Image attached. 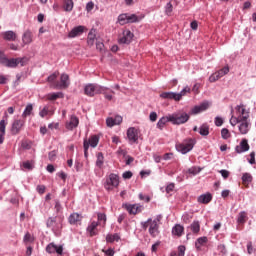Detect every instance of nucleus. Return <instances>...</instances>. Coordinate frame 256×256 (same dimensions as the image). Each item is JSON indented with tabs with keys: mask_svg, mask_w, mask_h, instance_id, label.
Listing matches in <instances>:
<instances>
[{
	"mask_svg": "<svg viewBox=\"0 0 256 256\" xmlns=\"http://www.w3.org/2000/svg\"><path fill=\"white\" fill-rule=\"evenodd\" d=\"M103 89L109 88L97 83H88L84 86V95L87 97H95V95H101V93H103Z\"/></svg>",
	"mask_w": 256,
	"mask_h": 256,
	"instance_id": "nucleus-1",
	"label": "nucleus"
},
{
	"mask_svg": "<svg viewBox=\"0 0 256 256\" xmlns=\"http://www.w3.org/2000/svg\"><path fill=\"white\" fill-rule=\"evenodd\" d=\"M189 119H191V116L185 111L174 112L170 114V121L172 125H185Z\"/></svg>",
	"mask_w": 256,
	"mask_h": 256,
	"instance_id": "nucleus-2",
	"label": "nucleus"
},
{
	"mask_svg": "<svg viewBox=\"0 0 256 256\" xmlns=\"http://www.w3.org/2000/svg\"><path fill=\"white\" fill-rule=\"evenodd\" d=\"M47 229H51L55 237H61V231L63 230V224L57 222V216H50L46 220Z\"/></svg>",
	"mask_w": 256,
	"mask_h": 256,
	"instance_id": "nucleus-3",
	"label": "nucleus"
},
{
	"mask_svg": "<svg viewBox=\"0 0 256 256\" xmlns=\"http://www.w3.org/2000/svg\"><path fill=\"white\" fill-rule=\"evenodd\" d=\"M139 21H141V17L136 14L123 13L118 16V23H120V25L139 23Z\"/></svg>",
	"mask_w": 256,
	"mask_h": 256,
	"instance_id": "nucleus-4",
	"label": "nucleus"
},
{
	"mask_svg": "<svg viewBox=\"0 0 256 256\" xmlns=\"http://www.w3.org/2000/svg\"><path fill=\"white\" fill-rule=\"evenodd\" d=\"M115 187H119V175L111 173L104 182V188L106 191H113Z\"/></svg>",
	"mask_w": 256,
	"mask_h": 256,
	"instance_id": "nucleus-5",
	"label": "nucleus"
},
{
	"mask_svg": "<svg viewBox=\"0 0 256 256\" xmlns=\"http://www.w3.org/2000/svg\"><path fill=\"white\" fill-rule=\"evenodd\" d=\"M129 145H137L139 143V129L129 127L126 132Z\"/></svg>",
	"mask_w": 256,
	"mask_h": 256,
	"instance_id": "nucleus-6",
	"label": "nucleus"
},
{
	"mask_svg": "<svg viewBox=\"0 0 256 256\" xmlns=\"http://www.w3.org/2000/svg\"><path fill=\"white\" fill-rule=\"evenodd\" d=\"M193 147H195V141L193 139H190L189 142L186 144H176V151H178V153H181L182 155H187V153L193 151Z\"/></svg>",
	"mask_w": 256,
	"mask_h": 256,
	"instance_id": "nucleus-7",
	"label": "nucleus"
},
{
	"mask_svg": "<svg viewBox=\"0 0 256 256\" xmlns=\"http://www.w3.org/2000/svg\"><path fill=\"white\" fill-rule=\"evenodd\" d=\"M133 37H135V34H133L131 30L126 29L122 32V37L118 39V43L120 45H131V42L133 41Z\"/></svg>",
	"mask_w": 256,
	"mask_h": 256,
	"instance_id": "nucleus-8",
	"label": "nucleus"
},
{
	"mask_svg": "<svg viewBox=\"0 0 256 256\" xmlns=\"http://www.w3.org/2000/svg\"><path fill=\"white\" fill-rule=\"evenodd\" d=\"M249 114H246L242 117V121H240V125L238 129L241 135H247L249 133V129H251V122H249Z\"/></svg>",
	"mask_w": 256,
	"mask_h": 256,
	"instance_id": "nucleus-9",
	"label": "nucleus"
},
{
	"mask_svg": "<svg viewBox=\"0 0 256 256\" xmlns=\"http://www.w3.org/2000/svg\"><path fill=\"white\" fill-rule=\"evenodd\" d=\"M63 244H55V242H51L46 246V253H49V255H53V253H57V255H63L64 250Z\"/></svg>",
	"mask_w": 256,
	"mask_h": 256,
	"instance_id": "nucleus-10",
	"label": "nucleus"
},
{
	"mask_svg": "<svg viewBox=\"0 0 256 256\" xmlns=\"http://www.w3.org/2000/svg\"><path fill=\"white\" fill-rule=\"evenodd\" d=\"M209 109V101L201 102L199 105H195L189 111V115H199V113H203V111H207Z\"/></svg>",
	"mask_w": 256,
	"mask_h": 256,
	"instance_id": "nucleus-11",
	"label": "nucleus"
},
{
	"mask_svg": "<svg viewBox=\"0 0 256 256\" xmlns=\"http://www.w3.org/2000/svg\"><path fill=\"white\" fill-rule=\"evenodd\" d=\"M251 147L249 146V140L246 138H243L240 141V144L235 147V152L238 153V155H241V153H247Z\"/></svg>",
	"mask_w": 256,
	"mask_h": 256,
	"instance_id": "nucleus-12",
	"label": "nucleus"
},
{
	"mask_svg": "<svg viewBox=\"0 0 256 256\" xmlns=\"http://www.w3.org/2000/svg\"><path fill=\"white\" fill-rule=\"evenodd\" d=\"M23 125H25V121L22 119L14 120L11 126V135H19L21 129H23Z\"/></svg>",
	"mask_w": 256,
	"mask_h": 256,
	"instance_id": "nucleus-13",
	"label": "nucleus"
},
{
	"mask_svg": "<svg viewBox=\"0 0 256 256\" xmlns=\"http://www.w3.org/2000/svg\"><path fill=\"white\" fill-rule=\"evenodd\" d=\"M85 33V26L79 25L75 26L71 29V31L68 33L69 39H75V37H79Z\"/></svg>",
	"mask_w": 256,
	"mask_h": 256,
	"instance_id": "nucleus-14",
	"label": "nucleus"
},
{
	"mask_svg": "<svg viewBox=\"0 0 256 256\" xmlns=\"http://www.w3.org/2000/svg\"><path fill=\"white\" fill-rule=\"evenodd\" d=\"M97 227H99V222L92 221L86 228L89 237H95L99 235V231H97Z\"/></svg>",
	"mask_w": 256,
	"mask_h": 256,
	"instance_id": "nucleus-15",
	"label": "nucleus"
},
{
	"mask_svg": "<svg viewBox=\"0 0 256 256\" xmlns=\"http://www.w3.org/2000/svg\"><path fill=\"white\" fill-rule=\"evenodd\" d=\"M186 231L193 233V235H199V231H201V223L199 220H194L189 226H187Z\"/></svg>",
	"mask_w": 256,
	"mask_h": 256,
	"instance_id": "nucleus-16",
	"label": "nucleus"
},
{
	"mask_svg": "<svg viewBox=\"0 0 256 256\" xmlns=\"http://www.w3.org/2000/svg\"><path fill=\"white\" fill-rule=\"evenodd\" d=\"M79 127V118L75 115L70 117V121L66 123V129L68 131H73V129H77Z\"/></svg>",
	"mask_w": 256,
	"mask_h": 256,
	"instance_id": "nucleus-17",
	"label": "nucleus"
},
{
	"mask_svg": "<svg viewBox=\"0 0 256 256\" xmlns=\"http://www.w3.org/2000/svg\"><path fill=\"white\" fill-rule=\"evenodd\" d=\"M167 123H171V116L170 114H168L167 116H163L161 117L157 124L156 127L157 129H159L160 131H163V129H165V126L167 125Z\"/></svg>",
	"mask_w": 256,
	"mask_h": 256,
	"instance_id": "nucleus-18",
	"label": "nucleus"
},
{
	"mask_svg": "<svg viewBox=\"0 0 256 256\" xmlns=\"http://www.w3.org/2000/svg\"><path fill=\"white\" fill-rule=\"evenodd\" d=\"M213 201V194L207 192L198 197V203H202V205H209Z\"/></svg>",
	"mask_w": 256,
	"mask_h": 256,
	"instance_id": "nucleus-19",
	"label": "nucleus"
},
{
	"mask_svg": "<svg viewBox=\"0 0 256 256\" xmlns=\"http://www.w3.org/2000/svg\"><path fill=\"white\" fill-rule=\"evenodd\" d=\"M2 39L4 41H16L17 40V34L13 32V30H8L1 33Z\"/></svg>",
	"mask_w": 256,
	"mask_h": 256,
	"instance_id": "nucleus-20",
	"label": "nucleus"
},
{
	"mask_svg": "<svg viewBox=\"0 0 256 256\" xmlns=\"http://www.w3.org/2000/svg\"><path fill=\"white\" fill-rule=\"evenodd\" d=\"M95 39H97V29L92 28L88 33L87 44L93 47L95 45Z\"/></svg>",
	"mask_w": 256,
	"mask_h": 256,
	"instance_id": "nucleus-21",
	"label": "nucleus"
},
{
	"mask_svg": "<svg viewBox=\"0 0 256 256\" xmlns=\"http://www.w3.org/2000/svg\"><path fill=\"white\" fill-rule=\"evenodd\" d=\"M183 233H185V227L181 224H175L172 227V235H176V237H182Z\"/></svg>",
	"mask_w": 256,
	"mask_h": 256,
	"instance_id": "nucleus-22",
	"label": "nucleus"
},
{
	"mask_svg": "<svg viewBox=\"0 0 256 256\" xmlns=\"http://www.w3.org/2000/svg\"><path fill=\"white\" fill-rule=\"evenodd\" d=\"M32 42H33V33L31 32V30H26L22 35V43H24V45H29Z\"/></svg>",
	"mask_w": 256,
	"mask_h": 256,
	"instance_id": "nucleus-23",
	"label": "nucleus"
},
{
	"mask_svg": "<svg viewBox=\"0 0 256 256\" xmlns=\"http://www.w3.org/2000/svg\"><path fill=\"white\" fill-rule=\"evenodd\" d=\"M56 87H60V89H67V87H69V75L62 74L60 76V84Z\"/></svg>",
	"mask_w": 256,
	"mask_h": 256,
	"instance_id": "nucleus-24",
	"label": "nucleus"
},
{
	"mask_svg": "<svg viewBox=\"0 0 256 256\" xmlns=\"http://www.w3.org/2000/svg\"><path fill=\"white\" fill-rule=\"evenodd\" d=\"M248 219H249V217L247 216V212L241 211L240 213H238L236 221H237L238 225H245L247 223Z\"/></svg>",
	"mask_w": 256,
	"mask_h": 256,
	"instance_id": "nucleus-25",
	"label": "nucleus"
},
{
	"mask_svg": "<svg viewBox=\"0 0 256 256\" xmlns=\"http://www.w3.org/2000/svg\"><path fill=\"white\" fill-rule=\"evenodd\" d=\"M235 111L237 113V117L240 119H243L246 115H249V112L245 109V106L243 104L237 105L235 107Z\"/></svg>",
	"mask_w": 256,
	"mask_h": 256,
	"instance_id": "nucleus-26",
	"label": "nucleus"
},
{
	"mask_svg": "<svg viewBox=\"0 0 256 256\" xmlns=\"http://www.w3.org/2000/svg\"><path fill=\"white\" fill-rule=\"evenodd\" d=\"M63 97H65V94H63V92H51L47 94L48 101H57V99H63Z\"/></svg>",
	"mask_w": 256,
	"mask_h": 256,
	"instance_id": "nucleus-27",
	"label": "nucleus"
},
{
	"mask_svg": "<svg viewBox=\"0 0 256 256\" xmlns=\"http://www.w3.org/2000/svg\"><path fill=\"white\" fill-rule=\"evenodd\" d=\"M209 239L206 236H202L196 239L195 241V249L196 251H201V246L205 245Z\"/></svg>",
	"mask_w": 256,
	"mask_h": 256,
	"instance_id": "nucleus-28",
	"label": "nucleus"
},
{
	"mask_svg": "<svg viewBox=\"0 0 256 256\" xmlns=\"http://www.w3.org/2000/svg\"><path fill=\"white\" fill-rule=\"evenodd\" d=\"M115 241H116V243H119V241H121V235H119V233L106 235V242L115 243Z\"/></svg>",
	"mask_w": 256,
	"mask_h": 256,
	"instance_id": "nucleus-29",
	"label": "nucleus"
},
{
	"mask_svg": "<svg viewBox=\"0 0 256 256\" xmlns=\"http://www.w3.org/2000/svg\"><path fill=\"white\" fill-rule=\"evenodd\" d=\"M160 97L162 99H173L174 101H179L177 99V97H179V95H177V92H162L160 94Z\"/></svg>",
	"mask_w": 256,
	"mask_h": 256,
	"instance_id": "nucleus-30",
	"label": "nucleus"
},
{
	"mask_svg": "<svg viewBox=\"0 0 256 256\" xmlns=\"http://www.w3.org/2000/svg\"><path fill=\"white\" fill-rule=\"evenodd\" d=\"M157 231H159V224H157V220H153L149 227V234L152 237H155V235H157Z\"/></svg>",
	"mask_w": 256,
	"mask_h": 256,
	"instance_id": "nucleus-31",
	"label": "nucleus"
},
{
	"mask_svg": "<svg viewBox=\"0 0 256 256\" xmlns=\"http://www.w3.org/2000/svg\"><path fill=\"white\" fill-rule=\"evenodd\" d=\"M96 167L101 169L103 167V164L105 163V156L103 155V152H98L96 154Z\"/></svg>",
	"mask_w": 256,
	"mask_h": 256,
	"instance_id": "nucleus-32",
	"label": "nucleus"
},
{
	"mask_svg": "<svg viewBox=\"0 0 256 256\" xmlns=\"http://www.w3.org/2000/svg\"><path fill=\"white\" fill-rule=\"evenodd\" d=\"M198 133H199V135H201L202 137H207V135H209V124L203 123V124L199 127Z\"/></svg>",
	"mask_w": 256,
	"mask_h": 256,
	"instance_id": "nucleus-33",
	"label": "nucleus"
},
{
	"mask_svg": "<svg viewBox=\"0 0 256 256\" xmlns=\"http://www.w3.org/2000/svg\"><path fill=\"white\" fill-rule=\"evenodd\" d=\"M21 170L27 169V171H33L35 169V165L33 164V161H24L23 163L20 164Z\"/></svg>",
	"mask_w": 256,
	"mask_h": 256,
	"instance_id": "nucleus-34",
	"label": "nucleus"
},
{
	"mask_svg": "<svg viewBox=\"0 0 256 256\" xmlns=\"http://www.w3.org/2000/svg\"><path fill=\"white\" fill-rule=\"evenodd\" d=\"M187 93H191V88H189V86L184 87L179 93L176 92V95H178L177 100L181 101V99H183Z\"/></svg>",
	"mask_w": 256,
	"mask_h": 256,
	"instance_id": "nucleus-35",
	"label": "nucleus"
},
{
	"mask_svg": "<svg viewBox=\"0 0 256 256\" xmlns=\"http://www.w3.org/2000/svg\"><path fill=\"white\" fill-rule=\"evenodd\" d=\"M90 147H92L93 149H95V147H97V145H99V136L98 135H92L90 136L89 140H88Z\"/></svg>",
	"mask_w": 256,
	"mask_h": 256,
	"instance_id": "nucleus-36",
	"label": "nucleus"
},
{
	"mask_svg": "<svg viewBox=\"0 0 256 256\" xmlns=\"http://www.w3.org/2000/svg\"><path fill=\"white\" fill-rule=\"evenodd\" d=\"M74 6L75 3H73V0H64V11L71 13V11H73Z\"/></svg>",
	"mask_w": 256,
	"mask_h": 256,
	"instance_id": "nucleus-37",
	"label": "nucleus"
},
{
	"mask_svg": "<svg viewBox=\"0 0 256 256\" xmlns=\"http://www.w3.org/2000/svg\"><path fill=\"white\" fill-rule=\"evenodd\" d=\"M18 66L19 65L17 63V58H8V60L6 61V67H8V69H15Z\"/></svg>",
	"mask_w": 256,
	"mask_h": 256,
	"instance_id": "nucleus-38",
	"label": "nucleus"
},
{
	"mask_svg": "<svg viewBox=\"0 0 256 256\" xmlns=\"http://www.w3.org/2000/svg\"><path fill=\"white\" fill-rule=\"evenodd\" d=\"M187 250V248L185 247V245H180L178 247V254L176 251H172L170 253V256H185V251Z\"/></svg>",
	"mask_w": 256,
	"mask_h": 256,
	"instance_id": "nucleus-39",
	"label": "nucleus"
},
{
	"mask_svg": "<svg viewBox=\"0 0 256 256\" xmlns=\"http://www.w3.org/2000/svg\"><path fill=\"white\" fill-rule=\"evenodd\" d=\"M79 218H80L79 213H72L68 217V222L70 223V225H77Z\"/></svg>",
	"mask_w": 256,
	"mask_h": 256,
	"instance_id": "nucleus-40",
	"label": "nucleus"
},
{
	"mask_svg": "<svg viewBox=\"0 0 256 256\" xmlns=\"http://www.w3.org/2000/svg\"><path fill=\"white\" fill-rule=\"evenodd\" d=\"M107 91H110V93L115 94V91L110 90V89L108 88V89H103V91L101 92V95H104V98H105L107 101H113V95L107 93Z\"/></svg>",
	"mask_w": 256,
	"mask_h": 256,
	"instance_id": "nucleus-41",
	"label": "nucleus"
},
{
	"mask_svg": "<svg viewBox=\"0 0 256 256\" xmlns=\"http://www.w3.org/2000/svg\"><path fill=\"white\" fill-rule=\"evenodd\" d=\"M31 113H33V104H28L22 113V117H29Z\"/></svg>",
	"mask_w": 256,
	"mask_h": 256,
	"instance_id": "nucleus-42",
	"label": "nucleus"
},
{
	"mask_svg": "<svg viewBox=\"0 0 256 256\" xmlns=\"http://www.w3.org/2000/svg\"><path fill=\"white\" fill-rule=\"evenodd\" d=\"M202 169L201 167H197V166H192L191 168L188 169L187 173H189V175H199V173H201Z\"/></svg>",
	"mask_w": 256,
	"mask_h": 256,
	"instance_id": "nucleus-43",
	"label": "nucleus"
},
{
	"mask_svg": "<svg viewBox=\"0 0 256 256\" xmlns=\"http://www.w3.org/2000/svg\"><path fill=\"white\" fill-rule=\"evenodd\" d=\"M242 181L244 183H252L253 182V176L247 172L242 174Z\"/></svg>",
	"mask_w": 256,
	"mask_h": 256,
	"instance_id": "nucleus-44",
	"label": "nucleus"
},
{
	"mask_svg": "<svg viewBox=\"0 0 256 256\" xmlns=\"http://www.w3.org/2000/svg\"><path fill=\"white\" fill-rule=\"evenodd\" d=\"M16 61H17L18 65H21V67H25V65L27 63H29V59L26 56H24L22 58L18 57V58H16Z\"/></svg>",
	"mask_w": 256,
	"mask_h": 256,
	"instance_id": "nucleus-45",
	"label": "nucleus"
},
{
	"mask_svg": "<svg viewBox=\"0 0 256 256\" xmlns=\"http://www.w3.org/2000/svg\"><path fill=\"white\" fill-rule=\"evenodd\" d=\"M225 123V119H223V117L221 116H216L214 118V125L216 127H221L223 124Z\"/></svg>",
	"mask_w": 256,
	"mask_h": 256,
	"instance_id": "nucleus-46",
	"label": "nucleus"
},
{
	"mask_svg": "<svg viewBox=\"0 0 256 256\" xmlns=\"http://www.w3.org/2000/svg\"><path fill=\"white\" fill-rule=\"evenodd\" d=\"M242 119L243 118H240V117H238V116H232L231 118H230V121H229V123H230V125L232 126V127H235V125H237V123H241V121H242Z\"/></svg>",
	"mask_w": 256,
	"mask_h": 256,
	"instance_id": "nucleus-47",
	"label": "nucleus"
},
{
	"mask_svg": "<svg viewBox=\"0 0 256 256\" xmlns=\"http://www.w3.org/2000/svg\"><path fill=\"white\" fill-rule=\"evenodd\" d=\"M221 137H222V139H225V140L229 139L231 137V132H229V129L222 128Z\"/></svg>",
	"mask_w": 256,
	"mask_h": 256,
	"instance_id": "nucleus-48",
	"label": "nucleus"
},
{
	"mask_svg": "<svg viewBox=\"0 0 256 256\" xmlns=\"http://www.w3.org/2000/svg\"><path fill=\"white\" fill-rule=\"evenodd\" d=\"M7 60H8L7 55H5L3 51L0 50V65H3L4 67H6Z\"/></svg>",
	"mask_w": 256,
	"mask_h": 256,
	"instance_id": "nucleus-49",
	"label": "nucleus"
},
{
	"mask_svg": "<svg viewBox=\"0 0 256 256\" xmlns=\"http://www.w3.org/2000/svg\"><path fill=\"white\" fill-rule=\"evenodd\" d=\"M221 77H222L221 74H219V72H216L209 77V81L210 83H215V81H219Z\"/></svg>",
	"mask_w": 256,
	"mask_h": 256,
	"instance_id": "nucleus-50",
	"label": "nucleus"
},
{
	"mask_svg": "<svg viewBox=\"0 0 256 256\" xmlns=\"http://www.w3.org/2000/svg\"><path fill=\"white\" fill-rule=\"evenodd\" d=\"M125 209L128 211L129 215H135V204H125Z\"/></svg>",
	"mask_w": 256,
	"mask_h": 256,
	"instance_id": "nucleus-51",
	"label": "nucleus"
},
{
	"mask_svg": "<svg viewBox=\"0 0 256 256\" xmlns=\"http://www.w3.org/2000/svg\"><path fill=\"white\" fill-rule=\"evenodd\" d=\"M48 159L49 161L53 162L55 159H57V150H52L48 153Z\"/></svg>",
	"mask_w": 256,
	"mask_h": 256,
	"instance_id": "nucleus-52",
	"label": "nucleus"
},
{
	"mask_svg": "<svg viewBox=\"0 0 256 256\" xmlns=\"http://www.w3.org/2000/svg\"><path fill=\"white\" fill-rule=\"evenodd\" d=\"M54 209L56 210V213H61L63 206L61 205V201H59V199L55 200Z\"/></svg>",
	"mask_w": 256,
	"mask_h": 256,
	"instance_id": "nucleus-53",
	"label": "nucleus"
},
{
	"mask_svg": "<svg viewBox=\"0 0 256 256\" xmlns=\"http://www.w3.org/2000/svg\"><path fill=\"white\" fill-rule=\"evenodd\" d=\"M165 13H166V15H171V13H173V4H171V2H168L166 4Z\"/></svg>",
	"mask_w": 256,
	"mask_h": 256,
	"instance_id": "nucleus-54",
	"label": "nucleus"
},
{
	"mask_svg": "<svg viewBox=\"0 0 256 256\" xmlns=\"http://www.w3.org/2000/svg\"><path fill=\"white\" fill-rule=\"evenodd\" d=\"M191 219H193V216L189 215L188 213H185L182 216V221H183V223H186V225L191 223Z\"/></svg>",
	"mask_w": 256,
	"mask_h": 256,
	"instance_id": "nucleus-55",
	"label": "nucleus"
},
{
	"mask_svg": "<svg viewBox=\"0 0 256 256\" xmlns=\"http://www.w3.org/2000/svg\"><path fill=\"white\" fill-rule=\"evenodd\" d=\"M46 81L48 83H55V81H57V74L56 72L52 73L51 75H49L46 79Z\"/></svg>",
	"mask_w": 256,
	"mask_h": 256,
	"instance_id": "nucleus-56",
	"label": "nucleus"
},
{
	"mask_svg": "<svg viewBox=\"0 0 256 256\" xmlns=\"http://www.w3.org/2000/svg\"><path fill=\"white\" fill-rule=\"evenodd\" d=\"M107 127H115V119L113 117H109L106 119Z\"/></svg>",
	"mask_w": 256,
	"mask_h": 256,
	"instance_id": "nucleus-57",
	"label": "nucleus"
},
{
	"mask_svg": "<svg viewBox=\"0 0 256 256\" xmlns=\"http://www.w3.org/2000/svg\"><path fill=\"white\" fill-rule=\"evenodd\" d=\"M97 219L98 221H103L104 224L107 223V215L105 213H98Z\"/></svg>",
	"mask_w": 256,
	"mask_h": 256,
	"instance_id": "nucleus-58",
	"label": "nucleus"
},
{
	"mask_svg": "<svg viewBox=\"0 0 256 256\" xmlns=\"http://www.w3.org/2000/svg\"><path fill=\"white\" fill-rule=\"evenodd\" d=\"M104 255L106 256H114L115 250L113 248H108L107 250H102Z\"/></svg>",
	"mask_w": 256,
	"mask_h": 256,
	"instance_id": "nucleus-59",
	"label": "nucleus"
},
{
	"mask_svg": "<svg viewBox=\"0 0 256 256\" xmlns=\"http://www.w3.org/2000/svg\"><path fill=\"white\" fill-rule=\"evenodd\" d=\"M218 73L220 76L224 77V75H227V73H229V66H225L224 68L220 69Z\"/></svg>",
	"mask_w": 256,
	"mask_h": 256,
	"instance_id": "nucleus-60",
	"label": "nucleus"
},
{
	"mask_svg": "<svg viewBox=\"0 0 256 256\" xmlns=\"http://www.w3.org/2000/svg\"><path fill=\"white\" fill-rule=\"evenodd\" d=\"M6 127H7V122H5V119H2L0 121V133H5Z\"/></svg>",
	"mask_w": 256,
	"mask_h": 256,
	"instance_id": "nucleus-61",
	"label": "nucleus"
},
{
	"mask_svg": "<svg viewBox=\"0 0 256 256\" xmlns=\"http://www.w3.org/2000/svg\"><path fill=\"white\" fill-rule=\"evenodd\" d=\"M219 173L222 175L223 179H229L230 173L228 170L222 169L219 171Z\"/></svg>",
	"mask_w": 256,
	"mask_h": 256,
	"instance_id": "nucleus-62",
	"label": "nucleus"
},
{
	"mask_svg": "<svg viewBox=\"0 0 256 256\" xmlns=\"http://www.w3.org/2000/svg\"><path fill=\"white\" fill-rule=\"evenodd\" d=\"M123 179H131V177H133V172H131L130 170L125 171L122 174Z\"/></svg>",
	"mask_w": 256,
	"mask_h": 256,
	"instance_id": "nucleus-63",
	"label": "nucleus"
},
{
	"mask_svg": "<svg viewBox=\"0 0 256 256\" xmlns=\"http://www.w3.org/2000/svg\"><path fill=\"white\" fill-rule=\"evenodd\" d=\"M157 112H151L149 115V119L152 123H155V121H157Z\"/></svg>",
	"mask_w": 256,
	"mask_h": 256,
	"instance_id": "nucleus-64",
	"label": "nucleus"
}]
</instances>
